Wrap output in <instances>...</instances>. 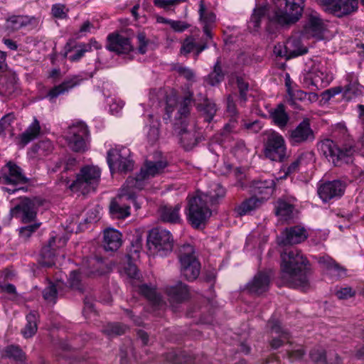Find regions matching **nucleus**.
I'll return each mask as SVG.
<instances>
[{
	"label": "nucleus",
	"instance_id": "obj_42",
	"mask_svg": "<svg viewBox=\"0 0 364 364\" xmlns=\"http://www.w3.org/2000/svg\"><path fill=\"white\" fill-rule=\"evenodd\" d=\"M270 115L279 127H284L289 121V116L285 112V109L283 105H279L276 109H273Z\"/></svg>",
	"mask_w": 364,
	"mask_h": 364
},
{
	"label": "nucleus",
	"instance_id": "obj_27",
	"mask_svg": "<svg viewBox=\"0 0 364 364\" xmlns=\"http://www.w3.org/2000/svg\"><path fill=\"white\" fill-rule=\"evenodd\" d=\"M346 85L343 87V97L347 100L361 96L364 93V88L360 85L358 77L355 73L346 75Z\"/></svg>",
	"mask_w": 364,
	"mask_h": 364
},
{
	"label": "nucleus",
	"instance_id": "obj_6",
	"mask_svg": "<svg viewBox=\"0 0 364 364\" xmlns=\"http://www.w3.org/2000/svg\"><path fill=\"white\" fill-rule=\"evenodd\" d=\"M167 161L165 158L160 156L159 159H148L141 167L140 172L135 178L129 177L127 178V186L129 188H136L141 190L144 188V182L150 178L156 177L162 173L166 166Z\"/></svg>",
	"mask_w": 364,
	"mask_h": 364
},
{
	"label": "nucleus",
	"instance_id": "obj_20",
	"mask_svg": "<svg viewBox=\"0 0 364 364\" xmlns=\"http://www.w3.org/2000/svg\"><path fill=\"white\" fill-rule=\"evenodd\" d=\"M346 184L341 181H328L320 184L317 193L323 202L342 196L345 193Z\"/></svg>",
	"mask_w": 364,
	"mask_h": 364
},
{
	"label": "nucleus",
	"instance_id": "obj_48",
	"mask_svg": "<svg viewBox=\"0 0 364 364\" xmlns=\"http://www.w3.org/2000/svg\"><path fill=\"white\" fill-rule=\"evenodd\" d=\"M58 294V287L54 283H50V285L47 287L43 291V299L48 302L55 304Z\"/></svg>",
	"mask_w": 364,
	"mask_h": 364
},
{
	"label": "nucleus",
	"instance_id": "obj_58",
	"mask_svg": "<svg viewBox=\"0 0 364 364\" xmlns=\"http://www.w3.org/2000/svg\"><path fill=\"white\" fill-rule=\"evenodd\" d=\"M51 11L53 16L56 18H66L69 10L63 4H55L52 6Z\"/></svg>",
	"mask_w": 364,
	"mask_h": 364
},
{
	"label": "nucleus",
	"instance_id": "obj_57",
	"mask_svg": "<svg viewBox=\"0 0 364 364\" xmlns=\"http://www.w3.org/2000/svg\"><path fill=\"white\" fill-rule=\"evenodd\" d=\"M124 103L122 100L117 98H111L109 102V110L112 114L117 115L123 108Z\"/></svg>",
	"mask_w": 364,
	"mask_h": 364
},
{
	"label": "nucleus",
	"instance_id": "obj_60",
	"mask_svg": "<svg viewBox=\"0 0 364 364\" xmlns=\"http://www.w3.org/2000/svg\"><path fill=\"white\" fill-rule=\"evenodd\" d=\"M137 41H138V50L141 54L146 53L147 50V46L149 44V41L147 40L144 32H139L136 36Z\"/></svg>",
	"mask_w": 364,
	"mask_h": 364
},
{
	"label": "nucleus",
	"instance_id": "obj_11",
	"mask_svg": "<svg viewBox=\"0 0 364 364\" xmlns=\"http://www.w3.org/2000/svg\"><path fill=\"white\" fill-rule=\"evenodd\" d=\"M89 131L83 122L73 124L65 134L68 147L75 152H84L88 149Z\"/></svg>",
	"mask_w": 364,
	"mask_h": 364
},
{
	"label": "nucleus",
	"instance_id": "obj_5",
	"mask_svg": "<svg viewBox=\"0 0 364 364\" xmlns=\"http://www.w3.org/2000/svg\"><path fill=\"white\" fill-rule=\"evenodd\" d=\"M101 178V170L96 166H85L77 174L76 178L71 183L68 177H61L62 182L73 192L87 194L95 191Z\"/></svg>",
	"mask_w": 364,
	"mask_h": 364
},
{
	"label": "nucleus",
	"instance_id": "obj_40",
	"mask_svg": "<svg viewBox=\"0 0 364 364\" xmlns=\"http://www.w3.org/2000/svg\"><path fill=\"white\" fill-rule=\"evenodd\" d=\"M318 262L329 270L331 274L340 277L345 274V269L340 267L339 264L333 261L329 256L320 257Z\"/></svg>",
	"mask_w": 364,
	"mask_h": 364
},
{
	"label": "nucleus",
	"instance_id": "obj_34",
	"mask_svg": "<svg viewBox=\"0 0 364 364\" xmlns=\"http://www.w3.org/2000/svg\"><path fill=\"white\" fill-rule=\"evenodd\" d=\"M272 332L277 333L278 336L273 337L271 341V347L274 349L279 348L284 342H289L290 336L289 333L282 331L278 320L271 319L268 323Z\"/></svg>",
	"mask_w": 364,
	"mask_h": 364
},
{
	"label": "nucleus",
	"instance_id": "obj_21",
	"mask_svg": "<svg viewBox=\"0 0 364 364\" xmlns=\"http://www.w3.org/2000/svg\"><path fill=\"white\" fill-rule=\"evenodd\" d=\"M1 173L3 176V183H4L17 185L26 183L28 181L21 168L12 162H9L3 166Z\"/></svg>",
	"mask_w": 364,
	"mask_h": 364
},
{
	"label": "nucleus",
	"instance_id": "obj_43",
	"mask_svg": "<svg viewBox=\"0 0 364 364\" xmlns=\"http://www.w3.org/2000/svg\"><path fill=\"white\" fill-rule=\"evenodd\" d=\"M207 48L206 43L202 46H198L195 42V40L192 36L187 37L182 43V47L181 48V53L183 55H187L190 52L196 49V55H198L201 51Z\"/></svg>",
	"mask_w": 364,
	"mask_h": 364
},
{
	"label": "nucleus",
	"instance_id": "obj_8",
	"mask_svg": "<svg viewBox=\"0 0 364 364\" xmlns=\"http://www.w3.org/2000/svg\"><path fill=\"white\" fill-rule=\"evenodd\" d=\"M263 135L264 156L273 161H283L287 151L284 136L273 129L264 131Z\"/></svg>",
	"mask_w": 364,
	"mask_h": 364
},
{
	"label": "nucleus",
	"instance_id": "obj_2",
	"mask_svg": "<svg viewBox=\"0 0 364 364\" xmlns=\"http://www.w3.org/2000/svg\"><path fill=\"white\" fill-rule=\"evenodd\" d=\"M225 196V190L220 183L210 185L207 193L198 191L195 196L188 198L187 204V219L194 228H198L210 218L212 212L210 205L218 202Z\"/></svg>",
	"mask_w": 364,
	"mask_h": 364
},
{
	"label": "nucleus",
	"instance_id": "obj_12",
	"mask_svg": "<svg viewBox=\"0 0 364 364\" xmlns=\"http://www.w3.org/2000/svg\"><path fill=\"white\" fill-rule=\"evenodd\" d=\"M135 189L136 188L128 187L127 181L122 186L119 194L110 203L109 210L112 217L117 219H123L130 215L129 205H127L124 201L130 200L134 204L136 203L134 193Z\"/></svg>",
	"mask_w": 364,
	"mask_h": 364
},
{
	"label": "nucleus",
	"instance_id": "obj_50",
	"mask_svg": "<svg viewBox=\"0 0 364 364\" xmlns=\"http://www.w3.org/2000/svg\"><path fill=\"white\" fill-rule=\"evenodd\" d=\"M203 111L206 114L205 120L210 122L217 111L216 105L209 99L203 98Z\"/></svg>",
	"mask_w": 364,
	"mask_h": 364
},
{
	"label": "nucleus",
	"instance_id": "obj_64",
	"mask_svg": "<svg viewBox=\"0 0 364 364\" xmlns=\"http://www.w3.org/2000/svg\"><path fill=\"white\" fill-rule=\"evenodd\" d=\"M233 152L238 157H242V156L247 154V149L243 141H238L236 142L235 146L233 147Z\"/></svg>",
	"mask_w": 364,
	"mask_h": 364
},
{
	"label": "nucleus",
	"instance_id": "obj_41",
	"mask_svg": "<svg viewBox=\"0 0 364 364\" xmlns=\"http://www.w3.org/2000/svg\"><path fill=\"white\" fill-rule=\"evenodd\" d=\"M37 318L38 314L36 311L30 312L26 316L27 323L21 331L25 338H30L35 335L37 331Z\"/></svg>",
	"mask_w": 364,
	"mask_h": 364
},
{
	"label": "nucleus",
	"instance_id": "obj_37",
	"mask_svg": "<svg viewBox=\"0 0 364 364\" xmlns=\"http://www.w3.org/2000/svg\"><path fill=\"white\" fill-rule=\"evenodd\" d=\"M262 204H264L263 200L259 199L257 196L253 195V196L242 201L235 210L237 215H247L251 213L252 210L260 208Z\"/></svg>",
	"mask_w": 364,
	"mask_h": 364
},
{
	"label": "nucleus",
	"instance_id": "obj_28",
	"mask_svg": "<svg viewBox=\"0 0 364 364\" xmlns=\"http://www.w3.org/2000/svg\"><path fill=\"white\" fill-rule=\"evenodd\" d=\"M83 80L84 79L79 75H73L72 77L63 81L61 84L53 87L47 93V97L49 98L50 100H53L60 96V95L66 93L74 87L79 85Z\"/></svg>",
	"mask_w": 364,
	"mask_h": 364
},
{
	"label": "nucleus",
	"instance_id": "obj_61",
	"mask_svg": "<svg viewBox=\"0 0 364 364\" xmlns=\"http://www.w3.org/2000/svg\"><path fill=\"white\" fill-rule=\"evenodd\" d=\"M273 53L277 56L289 60L287 49H286V43H277L273 48Z\"/></svg>",
	"mask_w": 364,
	"mask_h": 364
},
{
	"label": "nucleus",
	"instance_id": "obj_29",
	"mask_svg": "<svg viewBox=\"0 0 364 364\" xmlns=\"http://www.w3.org/2000/svg\"><path fill=\"white\" fill-rule=\"evenodd\" d=\"M107 265L100 257L85 259L82 262L81 270L88 276H97L105 274Z\"/></svg>",
	"mask_w": 364,
	"mask_h": 364
},
{
	"label": "nucleus",
	"instance_id": "obj_44",
	"mask_svg": "<svg viewBox=\"0 0 364 364\" xmlns=\"http://www.w3.org/2000/svg\"><path fill=\"white\" fill-rule=\"evenodd\" d=\"M178 105L177 92L174 90H171L166 97L165 114L164 120L171 119V112L175 109Z\"/></svg>",
	"mask_w": 364,
	"mask_h": 364
},
{
	"label": "nucleus",
	"instance_id": "obj_49",
	"mask_svg": "<svg viewBox=\"0 0 364 364\" xmlns=\"http://www.w3.org/2000/svg\"><path fill=\"white\" fill-rule=\"evenodd\" d=\"M5 354L6 356L13 358V359L16 361H23L25 358V355L22 350L17 346H14V345H11L5 349Z\"/></svg>",
	"mask_w": 364,
	"mask_h": 364
},
{
	"label": "nucleus",
	"instance_id": "obj_31",
	"mask_svg": "<svg viewBox=\"0 0 364 364\" xmlns=\"http://www.w3.org/2000/svg\"><path fill=\"white\" fill-rule=\"evenodd\" d=\"M200 20L203 25V32L207 38H212L211 30L215 21V16L213 12L207 11L204 1H200L198 9Z\"/></svg>",
	"mask_w": 364,
	"mask_h": 364
},
{
	"label": "nucleus",
	"instance_id": "obj_46",
	"mask_svg": "<svg viewBox=\"0 0 364 364\" xmlns=\"http://www.w3.org/2000/svg\"><path fill=\"white\" fill-rule=\"evenodd\" d=\"M223 79L224 74L220 65V60H218L214 65V70L210 73L206 80L209 85L214 86L219 84Z\"/></svg>",
	"mask_w": 364,
	"mask_h": 364
},
{
	"label": "nucleus",
	"instance_id": "obj_24",
	"mask_svg": "<svg viewBox=\"0 0 364 364\" xmlns=\"http://www.w3.org/2000/svg\"><path fill=\"white\" fill-rule=\"evenodd\" d=\"M307 237L306 230L301 226L286 228L279 237V244L287 245L302 242Z\"/></svg>",
	"mask_w": 364,
	"mask_h": 364
},
{
	"label": "nucleus",
	"instance_id": "obj_55",
	"mask_svg": "<svg viewBox=\"0 0 364 364\" xmlns=\"http://www.w3.org/2000/svg\"><path fill=\"white\" fill-rule=\"evenodd\" d=\"M242 126L249 133L257 134L264 127V124L262 121L255 120L252 122H244Z\"/></svg>",
	"mask_w": 364,
	"mask_h": 364
},
{
	"label": "nucleus",
	"instance_id": "obj_32",
	"mask_svg": "<svg viewBox=\"0 0 364 364\" xmlns=\"http://www.w3.org/2000/svg\"><path fill=\"white\" fill-rule=\"evenodd\" d=\"M122 244V233L114 228L104 231V247L107 251L117 250Z\"/></svg>",
	"mask_w": 364,
	"mask_h": 364
},
{
	"label": "nucleus",
	"instance_id": "obj_22",
	"mask_svg": "<svg viewBox=\"0 0 364 364\" xmlns=\"http://www.w3.org/2000/svg\"><path fill=\"white\" fill-rule=\"evenodd\" d=\"M107 38L106 48L117 54H127L133 49L129 38L123 35L111 33Z\"/></svg>",
	"mask_w": 364,
	"mask_h": 364
},
{
	"label": "nucleus",
	"instance_id": "obj_51",
	"mask_svg": "<svg viewBox=\"0 0 364 364\" xmlns=\"http://www.w3.org/2000/svg\"><path fill=\"white\" fill-rule=\"evenodd\" d=\"M172 69L179 75L183 76V77L187 80H193L195 77V74L193 70L188 67H184L182 65L176 64L173 65Z\"/></svg>",
	"mask_w": 364,
	"mask_h": 364
},
{
	"label": "nucleus",
	"instance_id": "obj_14",
	"mask_svg": "<svg viewBox=\"0 0 364 364\" xmlns=\"http://www.w3.org/2000/svg\"><path fill=\"white\" fill-rule=\"evenodd\" d=\"M333 79V73L329 69L326 62H314L306 76L311 80V85L317 87H323L330 85Z\"/></svg>",
	"mask_w": 364,
	"mask_h": 364
},
{
	"label": "nucleus",
	"instance_id": "obj_17",
	"mask_svg": "<svg viewBox=\"0 0 364 364\" xmlns=\"http://www.w3.org/2000/svg\"><path fill=\"white\" fill-rule=\"evenodd\" d=\"M68 240L65 237L51 236L48 244L42 247L40 264L46 267H50L54 264L57 248L64 247Z\"/></svg>",
	"mask_w": 364,
	"mask_h": 364
},
{
	"label": "nucleus",
	"instance_id": "obj_25",
	"mask_svg": "<svg viewBox=\"0 0 364 364\" xmlns=\"http://www.w3.org/2000/svg\"><path fill=\"white\" fill-rule=\"evenodd\" d=\"M274 185L273 178L259 179L252 182L250 191L252 195L263 200L264 203L274 193Z\"/></svg>",
	"mask_w": 364,
	"mask_h": 364
},
{
	"label": "nucleus",
	"instance_id": "obj_54",
	"mask_svg": "<svg viewBox=\"0 0 364 364\" xmlns=\"http://www.w3.org/2000/svg\"><path fill=\"white\" fill-rule=\"evenodd\" d=\"M303 159V154L299 157L296 159L290 165L283 167L282 171L284 172V178L290 176L291 174L296 172L299 170V167L301 164V160Z\"/></svg>",
	"mask_w": 364,
	"mask_h": 364
},
{
	"label": "nucleus",
	"instance_id": "obj_62",
	"mask_svg": "<svg viewBox=\"0 0 364 364\" xmlns=\"http://www.w3.org/2000/svg\"><path fill=\"white\" fill-rule=\"evenodd\" d=\"M336 294L339 299H348L354 296L355 291L350 287H344L338 289Z\"/></svg>",
	"mask_w": 364,
	"mask_h": 364
},
{
	"label": "nucleus",
	"instance_id": "obj_4",
	"mask_svg": "<svg viewBox=\"0 0 364 364\" xmlns=\"http://www.w3.org/2000/svg\"><path fill=\"white\" fill-rule=\"evenodd\" d=\"M193 104V92L188 91L181 101L176 112L174 129L177 132L181 144L187 150L198 144V134L195 124L188 119Z\"/></svg>",
	"mask_w": 364,
	"mask_h": 364
},
{
	"label": "nucleus",
	"instance_id": "obj_18",
	"mask_svg": "<svg viewBox=\"0 0 364 364\" xmlns=\"http://www.w3.org/2000/svg\"><path fill=\"white\" fill-rule=\"evenodd\" d=\"M315 139V134L308 118L301 122L296 128L290 130L289 140L291 145L299 146Z\"/></svg>",
	"mask_w": 364,
	"mask_h": 364
},
{
	"label": "nucleus",
	"instance_id": "obj_30",
	"mask_svg": "<svg viewBox=\"0 0 364 364\" xmlns=\"http://www.w3.org/2000/svg\"><path fill=\"white\" fill-rule=\"evenodd\" d=\"M41 134V126L40 122L35 117L33 122L25 130L24 132L18 136V144L22 147L28 144L29 142L38 138Z\"/></svg>",
	"mask_w": 364,
	"mask_h": 364
},
{
	"label": "nucleus",
	"instance_id": "obj_45",
	"mask_svg": "<svg viewBox=\"0 0 364 364\" xmlns=\"http://www.w3.org/2000/svg\"><path fill=\"white\" fill-rule=\"evenodd\" d=\"M294 207L290 203L284 200H279L276 206V214L282 220H288L291 219Z\"/></svg>",
	"mask_w": 364,
	"mask_h": 364
},
{
	"label": "nucleus",
	"instance_id": "obj_63",
	"mask_svg": "<svg viewBox=\"0 0 364 364\" xmlns=\"http://www.w3.org/2000/svg\"><path fill=\"white\" fill-rule=\"evenodd\" d=\"M237 128V120L235 117H231L230 122L225 124L224 128L223 129L221 134L223 136H226L231 133H234L236 131Z\"/></svg>",
	"mask_w": 364,
	"mask_h": 364
},
{
	"label": "nucleus",
	"instance_id": "obj_15",
	"mask_svg": "<svg viewBox=\"0 0 364 364\" xmlns=\"http://www.w3.org/2000/svg\"><path fill=\"white\" fill-rule=\"evenodd\" d=\"M305 18L306 22L303 28L304 33L307 36L322 39L323 33L326 30V25L319 14L315 11H306Z\"/></svg>",
	"mask_w": 364,
	"mask_h": 364
},
{
	"label": "nucleus",
	"instance_id": "obj_10",
	"mask_svg": "<svg viewBox=\"0 0 364 364\" xmlns=\"http://www.w3.org/2000/svg\"><path fill=\"white\" fill-rule=\"evenodd\" d=\"M173 240L169 231L154 228L149 232L147 246L150 252L159 256H166L173 248Z\"/></svg>",
	"mask_w": 364,
	"mask_h": 364
},
{
	"label": "nucleus",
	"instance_id": "obj_36",
	"mask_svg": "<svg viewBox=\"0 0 364 364\" xmlns=\"http://www.w3.org/2000/svg\"><path fill=\"white\" fill-rule=\"evenodd\" d=\"M166 293L171 301L181 302L188 299V286L178 282L176 285L168 286L166 288Z\"/></svg>",
	"mask_w": 364,
	"mask_h": 364
},
{
	"label": "nucleus",
	"instance_id": "obj_23",
	"mask_svg": "<svg viewBox=\"0 0 364 364\" xmlns=\"http://www.w3.org/2000/svg\"><path fill=\"white\" fill-rule=\"evenodd\" d=\"M37 205L34 200L24 198L18 205L11 210V213L14 215H21V218L24 223L31 222L36 217Z\"/></svg>",
	"mask_w": 364,
	"mask_h": 364
},
{
	"label": "nucleus",
	"instance_id": "obj_7",
	"mask_svg": "<svg viewBox=\"0 0 364 364\" xmlns=\"http://www.w3.org/2000/svg\"><path fill=\"white\" fill-rule=\"evenodd\" d=\"M179 261L182 275L188 281L192 282L198 277L200 271V264L196 255L193 245H183L179 251Z\"/></svg>",
	"mask_w": 364,
	"mask_h": 364
},
{
	"label": "nucleus",
	"instance_id": "obj_33",
	"mask_svg": "<svg viewBox=\"0 0 364 364\" xmlns=\"http://www.w3.org/2000/svg\"><path fill=\"white\" fill-rule=\"evenodd\" d=\"M182 206L181 203H177L174 206L162 205L159 210V218L168 223H179L181 220L180 210Z\"/></svg>",
	"mask_w": 364,
	"mask_h": 364
},
{
	"label": "nucleus",
	"instance_id": "obj_3",
	"mask_svg": "<svg viewBox=\"0 0 364 364\" xmlns=\"http://www.w3.org/2000/svg\"><path fill=\"white\" fill-rule=\"evenodd\" d=\"M281 261V277L287 285L293 288L306 286L309 262L300 250L282 252Z\"/></svg>",
	"mask_w": 364,
	"mask_h": 364
},
{
	"label": "nucleus",
	"instance_id": "obj_52",
	"mask_svg": "<svg viewBox=\"0 0 364 364\" xmlns=\"http://www.w3.org/2000/svg\"><path fill=\"white\" fill-rule=\"evenodd\" d=\"M159 122L157 121L153 122L151 125L149 126L147 133L149 142L154 144L159 139Z\"/></svg>",
	"mask_w": 364,
	"mask_h": 364
},
{
	"label": "nucleus",
	"instance_id": "obj_53",
	"mask_svg": "<svg viewBox=\"0 0 364 364\" xmlns=\"http://www.w3.org/2000/svg\"><path fill=\"white\" fill-rule=\"evenodd\" d=\"M82 271L73 270L68 277V284L73 289H80L81 274Z\"/></svg>",
	"mask_w": 364,
	"mask_h": 364
},
{
	"label": "nucleus",
	"instance_id": "obj_38",
	"mask_svg": "<svg viewBox=\"0 0 364 364\" xmlns=\"http://www.w3.org/2000/svg\"><path fill=\"white\" fill-rule=\"evenodd\" d=\"M139 292L144 296L150 304L155 307H162L165 305L164 301L161 299V295L156 292L155 288L150 287L147 285H142L139 287Z\"/></svg>",
	"mask_w": 364,
	"mask_h": 364
},
{
	"label": "nucleus",
	"instance_id": "obj_9",
	"mask_svg": "<svg viewBox=\"0 0 364 364\" xmlns=\"http://www.w3.org/2000/svg\"><path fill=\"white\" fill-rule=\"evenodd\" d=\"M319 149L326 158L328 161H331L334 165L350 163V157L355 151L354 147L351 144L341 147L330 139H325L321 141L319 145Z\"/></svg>",
	"mask_w": 364,
	"mask_h": 364
},
{
	"label": "nucleus",
	"instance_id": "obj_35",
	"mask_svg": "<svg viewBox=\"0 0 364 364\" xmlns=\"http://www.w3.org/2000/svg\"><path fill=\"white\" fill-rule=\"evenodd\" d=\"M53 150V145L50 140H43L31 147L28 155L31 159H42L50 154Z\"/></svg>",
	"mask_w": 364,
	"mask_h": 364
},
{
	"label": "nucleus",
	"instance_id": "obj_16",
	"mask_svg": "<svg viewBox=\"0 0 364 364\" xmlns=\"http://www.w3.org/2000/svg\"><path fill=\"white\" fill-rule=\"evenodd\" d=\"M92 48L100 49L101 46L95 40H90L87 43H78L70 40L65 44L64 48V56L67 57L70 61H79L85 56L87 52L91 51Z\"/></svg>",
	"mask_w": 364,
	"mask_h": 364
},
{
	"label": "nucleus",
	"instance_id": "obj_13",
	"mask_svg": "<svg viewBox=\"0 0 364 364\" xmlns=\"http://www.w3.org/2000/svg\"><path fill=\"white\" fill-rule=\"evenodd\" d=\"M107 162L111 172L115 171L127 172L133 169L131 151L125 146H117L110 149L107 154Z\"/></svg>",
	"mask_w": 364,
	"mask_h": 364
},
{
	"label": "nucleus",
	"instance_id": "obj_39",
	"mask_svg": "<svg viewBox=\"0 0 364 364\" xmlns=\"http://www.w3.org/2000/svg\"><path fill=\"white\" fill-rule=\"evenodd\" d=\"M286 49L289 59L306 53L307 49L303 46L301 41L299 38L290 37L286 42Z\"/></svg>",
	"mask_w": 364,
	"mask_h": 364
},
{
	"label": "nucleus",
	"instance_id": "obj_19",
	"mask_svg": "<svg viewBox=\"0 0 364 364\" xmlns=\"http://www.w3.org/2000/svg\"><path fill=\"white\" fill-rule=\"evenodd\" d=\"M325 10L341 18L358 10V0H323Z\"/></svg>",
	"mask_w": 364,
	"mask_h": 364
},
{
	"label": "nucleus",
	"instance_id": "obj_47",
	"mask_svg": "<svg viewBox=\"0 0 364 364\" xmlns=\"http://www.w3.org/2000/svg\"><path fill=\"white\" fill-rule=\"evenodd\" d=\"M126 326L119 323H109L105 326L103 331L109 336L122 335Z\"/></svg>",
	"mask_w": 364,
	"mask_h": 364
},
{
	"label": "nucleus",
	"instance_id": "obj_26",
	"mask_svg": "<svg viewBox=\"0 0 364 364\" xmlns=\"http://www.w3.org/2000/svg\"><path fill=\"white\" fill-rule=\"evenodd\" d=\"M270 277L266 272H259L247 283L246 289L250 294H261L269 289Z\"/></svg>",
	"mask_w": 364,
	"mask_h": 364
},
{
	"label": "nucleus",
	"instance_id": "obj_1",
	"mask_svg": "<svg viewBox=\"0 0 364 364\" xmlns=\"http://www.w3.org/2000/svg\"><path fill=\"white\" fill-rule=\"evenodd\" d=\"M272 4H263L257 0V6L248 23L250 29L257 31L266 14L269 22L281 26L295 23L301 16L304 0H270Z\"/></svg>",
	"mask_w": 364,
	"mask_h": 364
},
{
	"label": "nucleus",
	"instance_id": "obj_56",
	"mask_svg": "<svg viewBox=\"0 0 364 364\" xmlns=\"http://www.w3.org/2000/svg\"><path fill=\"white\" fill-rule=\"evenodd\" d=\"M312 361L318 364L327 363L326 354L323 349H314L310 353Z\"/></svg>",
	"mask_w": 364,
	"mask_h": 364
},
{
	"label": "nucleus",
	"instance_id": "obj_59",
	"mask_svg": "<svg viewBox=\"0 0 364 364\" xmlns=\"http://www.w3.org/2000/svg\"><path fill=\"white\" fill-rule=\"evenodd\" d=\"M39 226L40 224H34L21 228L19 229L20 237L24 239L29 238L31 234L38 230Z\"/></svg>",
	"mask_w": 364,
	"mask_h": 364
}]
</instances>
